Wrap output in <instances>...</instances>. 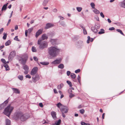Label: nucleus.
I'll list each match as a JSON object with an SVG mask.
<instances>
[{
	"label": "nucleus",
	"mask_w": 125,
	"mask_h": 125,
	"mask_svg": "<svg viewBox=\"0 0 125 125\" xmlns=\"http://www.w3.org/2000/svg\"><path fill=\"white\" fill-rule=\"evenodd\" d=\"M120 6L121 7L125 8V0L120 3Z\"/></svg>",
	"instance_id": "25"
},
{
	"label": "nucleus",
	"mask_w": 125,
	"mask_h": 125,
	"mask_svg": "<svg viewBox=\"0 0 125 125\" xmlns=\"http://www.w3.org/2000/svg\"><path fill=\"white\" fill-rule=\"evenodd\" d=\"M37 44L39 45V48L41 50H42L45 48H47L48 46V44L47 42L41 41V39L38 40Z\"/></svg>",
	"instance_id": "2"
},
{
	"label": "nucleus",
	"mask_w": 125,
	"mask_h": 125,
	"mask_svg": "<svg viewBox=\"0 0 125 125\" xmlns=\"http://www.w3.org/2000/svg\"><path fill=\"white\" fill-rule=\"evenodd\" d=\"M81 114H83L84 112V110L83 109H82L79 110Z\"/></svg>",
	"instance_id": "47"
},
{
	"label": "nucleus",
	"mask_w": 125,
	"mask_h": 125,
	"mask_svg": "<svg viewBox=\"0 0 125 125\" xmlns=\"http://www.w3.org/2000/svg\"><path fill=\"white\" fill-rule=\"evenodd\" d=\"M100 16L101 17H102L103 18H104V15L103 13L102 12H101L100 13Z\"/></svg>",
	"instance_id": "54"
},
{
	"label": "nucleus",
	"mask_w": 125,
	"mask_h": 125,
	"mask_svg": "<svg viewBox=\"0 0 125 125\" xmlns=\"http://www.w3.org/2000/svg\"><path fill=\"white\" fill-rule=\"evenodd\" d=\"M92 31L95 33H97L98 32V30L94 27H91Z\"/></svg>",
	"instance_id": "24"
},
{
	"label": "nucleus",
	"mask_w": 125,
	"mask_h": 125,
	"mask_svg": "<svg viewBox=\"0 0 125 125\" xmlns=\"http://www.w3.org/2000/svg\"><path fill=\"white\" fill-rule=\"evenodd\" d=\"M60 24L62 26H66V24L65 22L63 21H61L60 23Z\"/></svg>",
	"instance_id": "43"
},
{
	"label": "nucleus",
	"mask_w": 125,
	"mask_h": 125,
	"mask_svg": "<svg viewBox=\"0 0 125 125\" xmlns=\"http://www.w3.org/2000/svg\"><path fill=\"white\" fill-rule=\"evenodd\" d=\"M32 51L33 52H36V49L34 47H32Z\"/></svg>",
	"instance_id": "44"
},
{
	"label": "nucleus",
	"mask_w": 125,
	"mask_h": 125,
	"mask_svg": "<svg viewBox=\"0 0 125 125\" xmlns=\"http://www.w3.org/2000/svg\"><path fill=\"white\" fill-rule=\"evenodd\" d=\"M8 3H7L6 4H4L3 6L2 9L1 11H3V10H5L7 9V6Z\"/></svg>",
	"instance_id": "23"
},
{
	"label": "nucleus",
	"mask_w": 125,
	"mask_h": 125,
	"mask_svg": "<svg viewBox=\"0 0 125 125\" xmlns=\"http://www.w3.org/2000/svg\"><path fill=\"white\" fill-rule=\"evenodd\" d=\"M39 105L40 106L42 107H43V105L42 103H40L39 104Z\"/></svg>",
	"instance_id": "61"
},
{
	"label": "nucleus",
	"mask_w": 125,
	"mask_h": 125,
	"mask_svg": "<svg viewBox=\"0 0 125 125\" xmlns=\"http://www.w3.org/2000/svg\"><path fill=\"white\" fill-rule=\"evenodd\" d=\"M101 31H100L98 32V33L99 34H101L104 33V31L103 29H101Z\"/></svg>",
	"instance_id": "39"
},
{
	"label": "nucleus",
	"mask_w": 125,
	"mask_h": 125,
	"mask_svg": "<svg viewBox=\"0 0 125 125\" xmlns=\"http://www.w3.org/2000/svg\"><path fill=\"white\" fill-rule=\"evenodd\" d=\"M62 59L60 58L59 59H57L52 62V64L55 65L58 64L61 62Z\"/></svg>",
	"instance_id": "14"
},
{
	"label": "nucleus",
	"mask_w": 125,
	"mask_h": 125,
	"mask_svg": "<svg viewBox=\"0 0 125 125\" xmlns=\"http://www.w3.org/2000/svg\"><path fill=\"white\" fill-rule=\"evenodd\" d=\"M66 82L70 87H72V83L70 81H67Z\"/></svg>",
	"instance_id": "40"
},
{
	"label": "nucleus",
	"mask_w": 125,
	"mask_h": 125,
	"mask_svg": "<svg viewBox=\"0 0 125 125\" xmlns=\"http://www.w3.org/2000/svg\"><path fill=\"white\" fill-rule=\"evenodd\" d=\"M49 0H44L43 2L42 5L43 6H45L47 4Z\"/></svg>",
	"instance_id": "22"
},
{
	"label": "nucleus",
	"mask_w": 125,
	"mask_h": 125,
	"mask_svg": "<svg viewBox=\"0 0 125 125\" xmlns=\"http://www.w3.org/2000/svg\"><path fill=\"white\" fill-rule=\"evenodd\" d=\"M53 91L54 93L55 94H57L58 93V92L57 91L56 89H53Z\"/></svg>",
	"instance_id": "60"
},
{
	"label": "nucleus",
	"mask_w": 125,
	"mask_h": 125,
	"mask_svg": "<svg viewBox=\"0 0 125 125\" xmlns=\"http://www.w3.org/2000/svg\"><path fill=\"white\" fill-rule=\"evenodd\" d=\"M116 31L120 33L122 35H124V34L122 32V31L120 30L119 29H117L116 30Z\"/></svg>",
	"instance_id": "38"
},
{
	"label": "nucleus",
	"mask_w": 125,
	"mask_h": 125,
	"mask_svg": "<svg viewBox=\"0 0 125 125\" xmlns=\"http://www.w3.org/2000/svg\"><path fill=\"white\" fill-rule=\"evenodd\" d=\"M1 61L4 63V64L6 63V62L5 61V60L4 59H1Z\"/></svg>",
	"instance_id": "48"
},
{
	"label": "nucleus",
	"mask_w": 125,
	"mask_h": 125,
	"mask_svg": "<svg viewBox=\"0 0 125 125\" xmlns=\"http://www.w3.org/2000/svg\"><path fill=\"white\" fill-rule=\"evenodd\" d=\"M71 77L73 79L75 78L76 77V75L75 74L73 73H71Z\"/></svg>",
	"instance_id": "34"
},
{
	"label": "nucleus",
	"mask_w": 125,
	"mask_h": 125,
	"mask_svg": "<svg viewBox=\"0 0 125 125\" xmlns=\"http://www.w3.org/2000/svg\"><path fill=\"white\" fill-rule=\"evenodd\" d=\"M18 78L21 80H22L23 79V76L22 75H19L18 76Z\"/></svg>",
	"instance_id": "37"
},
{
	"label": "nucleus",
	"mask_w": 125,
	"mask_h": 125,
	"mask_svg": "<svg viewBox=\"0 0 125 125\" xmlns=\"http://www.w3.org/2000/svg\"><path fill=\"white\" fill-rule=\"evenodd\" d=\"M72 91L71 89H69L68 90V92L69 93H70V92H72Z\"/></svg>",
	"instance_id": "64"
},
{
	"label": "nucleus",
	"mask_w": 125,
	"mask_h": 125,
	"mask_svg": "<svg viewBox=\"0 0 125 125\" xmlns=\"http://www.w3.org/2000/svg\"><path fill=\"white\" fill-rule=\"evenodd\" d=\"M4 67H5L6 70V71L9 70L10 69L9 67V66L6 63L4 64Z\"/></svg>",
	"instance_id": "28"
},
{
	"label": "nucleus",
	"mask_w": 125,
	"mask_h": 125,
	"mask_svg": "<svg viewBox=\"0 0 125 125\" xmlns=\"http://www.w3.org/2000/svg\"><path fill=\"white\" fill-rule=\"evenodd\" d=\"M40 63L43 65H47L49 64V63L47 62H40Z\"/></svg>",
	"instance_id": "32"
},
{
	"label": "nucleus",
	"mask_w": 125,
	"mask_h": 125,
	"mask_svg": "<svg viewBox=\"0 0 125 125\" xmlns=\"http://www.w3.org/2000/svg\"><path fill=\"white\" fill-rule=\"evenodd\" d=\"M8 98L7 100L5 101L2 104L0 105V110L4 109L5 107L9 102Z\"/></svg>",
	"instance_id": "7"
},
{
	"label": "nucleus",
	"mask_w": 125,
	"mask_h": 125,
	"mask_svg": "<svg viewBox=\"0 0 125 125\" xmlns=\"http://www.w3.org/2000/svg\"><path fill=\"white\" fill-rule=\"evenodd\" d=\"M80 72V70L79 69L75 70V72L76 73Z\"/></svg>",
	"instance_id": "52"
},
{
	"label": "nucleus",
	"mask_w": 125,
	"mask_h": 125,
	"mask_svg": "<svg viewBox=\"0 0 125 125\" xmlns=\"http://www.w3.org/2000/svg\"><path fill=\"white\" fill-rule=\"evenodd\" d=\"M54 26V24L51 23H47L46 24V26L45 27V29H48L51 28Z\"/></svg>",
	"instance_id": "17"
},
{
	"label": "nucleus",
	"mask_w": 125,
	"mask_h": 125,
	"mask_svg": "<svg viewBox=\"0 0 125 125\" xmlns=\"http://www.w3.org/2000/svg\"><path fill=\"white\" fill-rule=\"evenodd\" d=\"M33 59L35 61H37L38 60V59L36 57L34 56L33 57Z\"/></svg>",
	"instance_id": "59"
},
{
	"label": "nucleus",
	"mask_w": 125,
	"mask_h": 125,
	"mask_svg": "<svg viewBox=\"0 0 125 125\" xmlns=\"http://www.w3.org/2000/svg\"><path fill=\"white\" fill-rule=\"evenodd\" d=\"M33 27H32L31 28H30L28 29V32L30 33L33 30Z\"/></svg>",
	"instance_id": "41"
},
{
	"label": "nucleus",
	"mask_w": 125,
	"mask_h": 125,
	"mask_svg": "<svg viewBox=\"0 0 125 125\" xmlns=\"http://www.w3.org/2000/svg\"><path fill=\"white\" fill-rule=\"evenodd\" d=\"M27 33H28L27 30H25V36L26 37H27L28 36Z\"/></svg>",
	"instance_id": "57"
},
{
	"label": "nucleus",
	"mask_w": 125,
	"mask_h": 125,
	"mask_svg": "<svg viewBox=\"0 0 125 125\" xmlns=\"http://www.w3.org/2000/svg\"><path fill=\"white\" fill-rule=\"evenodd\" d=\"M62 113V116L63 117H65L66 116L64 114V113Z\"/></svg>",
	"instance_id": "63"
},
{
	"label": "nucleus",
	"mask_w": 125,
	"mask_h": 125,
	"mask_svg": "<svg viewBox=\"0 0 125 125\" xmlns=\"http://www.w3.org/2000/svg\"><path fill=\"white\" fill-rule=\"evenodd\" d=\"M51 115L52 116L54 120L56 119L57 117L56 116V113L54 111H52L51 112Z\"/></svg>",
	"instance_id": "18"
},
{
	"label": "nucleus",
	"mask_w": 125,
	"mask_h": 125,
	"mask_svg": "<svg viewBox=\"0 0 125 125\" xmlns=\"http://www.w3.org/2000/svg\"><path fill=\"white\" fill-rule=\"evenodd\" d=\"M48 38V36L47 35L45 34H43L41 38H40L38 40L41 39V41H43L45 40H46Z\"/></svg>",
	"instance_id": "15"
},
{
	"label": "nucleus",
	"mask_w": 125,
	"mask_h": 125,
	"mask_svg": "<svg viewBox=\"0 0 125 125\" xmlns=\"http://www.w3.org/2000/svg\"><path fill=\"white\" fill-rule=\"evenodd\" d=\"M88 40L87 41V42L88 43H89L90 42V41L91 42H92L93 41V39L92 38L91 39L90 36H88L87 37Z\"/></svg>",
	"instance_id": "21"
},
{
	"label": "nucleus",
	"mask_w": 125,
	"mask_h": 125,
	"mask_svg": "<svg viewBox=\"0 0 125 125\" xmlns=\"http://www.w3.org/2000/svg\"><path fill=\"white\" fill-rule=\"evenodd\" d=\"M29 117L28 115L27 114H23L20 117V119L21 121H24L28 119Z\"/></svg>",
	"instance_id": "5"
},
{
	"label": "nucleus",
	"mask_w": 125,
	"mask_h": 125,
	"mask_svg": "<svg viewBox=\"0 0 125 125\" xmlns=\"http://www.w3.org/2000/svg\"><path fill=\"white\" fill-rule=\"evenodd\" d=\"M68 107L66 106H62L61 108L60 109V110L62 113H66L68 112Z\"/></svg>",
	"instance_id": "6"
},
{
	"label": "nucleus",
	"mask_w": 125,
	"mask_h": 125,
	"mask_svg": "<svg viewBox=\"0 0 125 125\" xmlns=\"http://www.w3.org/2000/svg\"><path fill=\"white\" fill-rule=\"evenodd\" d=\"M14 108L13 107L11 106L10 105H9L5 110L4 112V114L9 117L11 113L12 112Z\"/></svg>",
	"instance_id": "4"
},
{
	"label": "nucleus",
	"mask_w": 125,
	"mask_h": 125,
	"mask_svg": "<svg viewBox=\"0 0 125 125\" xmlns=\"http://www.w3.org/2000/svg\"><path fill=\"white\" fill-rule=\"evenodd\" d=\"M40 78L39 75L36 74L35 76H33L32 77V80L34 83H35Z\"/></svg>",
	"instance_id": "10"
},
{
	"label": "nucleus",
	"mask_w": 125,
	"mask_h": 125,
	"mask_svg": "<svg viewBox=\"0 0 125 125\" xmlns=\"http://www.w3.org/2000/svg\"><path fill=\"white\" fill-rule=\"evenodd\" d=\"M74 95L72 94L71 93H70L69 95V97L71 98L73 97H74Z\"/></svg>",
	"instance_id": "46"
},
{
	"label": "nucleus",
	"mask_w": 125,
	"mask_h": 125,
	"mask_svg": "<svg viewBox=\"0 0 125 125\" xmlns=\"http://www.w3.org/2000/svg\"><path fill=\"white\" fill-rule=\"evenodd\" d=\"M53 11L54 12H56L57 11V10L56 8H54L53 10Z\"/></svg>",
	"instance_id": "58"
},
{
	"label": "nucleus",
	"mask_w": 125,
	"mask_h": 125,
	"mask_svg": "<svg viewBox=\"0 0 125 125\" xmlns=\"http://www.w3.org/2000/svg\"><path fill=\"white\" fill-rule=\"evenodd\" d=\"M14 40H16L17 41H19V40L18 38V36H16L15 37V38H14Z\"/></svg>",
	"instance_id": "53"
},
{
	"label": "nucleus",
	"mask_w": 125,
	"mask_h": 125,
	"mask_svg": "<svg viewBox=\"0 0 125 125\" xmlns=\"http://www.w3.org/2000/svg\"><path fill=\"white\" fill-rule=\"evenodd\" d=\"M28 58V56L26 54L22 55L19 59V62L21 64L24 65L26 63L27 60Z\"/></svg>",
	"instance_id": "3"
},
{
	"label": "nucleus",
	"mask_w": 125,
	"mask_h": 125,
	"mask_svg": "<svg viewBox=\"0 0 125 125\" xmlns=\"http://www.w3.org/2000/svg\"><path fill=\"white\" fill-rule=\"evenodd\" d=\"M56 105L59 108H60L61 107H62V106H62V104L60 102L56 104Z\"/></svg>",
	"instance_id": "33"
},
{
	"label": "nucleus",
	"mask_w": 125,
	"mask_h": 125,
	"mask_svg": "<svg viewBox=\"0 0 125 125\" xmlns=\"http://www.w3.org/2000/svg\"><path fill=\"white\" fill-rule=\"evenodd\" d=\"M16 53L15 51H12L10 52L9 56V59L10 60H12L15 56Z\"/></svg>",
	"instance_id": "12"
},
{
	"label": "nucleus",
	"mask_w": 125,
	"mask_h": 125,
	"mask_svg": "<svg viewBox=\"0 0 125 125\" xmlns=\"http://www.w3.org/2000/svg\"><path fill=\"white\" fill-rule=\"evenodd\" d=\"M7 37V35L5 34V33H4V36L3 37V38L4 40H5Z\"/></svg>",
	"instance_id": "49"
},
{
	"label": "nucleus",
	"mask_w": 125,
	"mask_h": 125,
	"mask_svg": "<svg viewBox=\"0 0 125 125\" xmlns=\"http://www.w3.org/2000/svg\"><path fill=\"white\" fill-rule=\"evenodd\" d=\"M6 125H10V121L9 119H6Z\"/></svg>",
	"instance_id": "29"
},
{
	"label": "nucleus",
	"mask_w": 125,
	"mask_h": 125,
	"mask_svg": "<svg viewBox=\"0 0 125 125\" xmlns=\"http://www.w3.org/2000/svg\"><path fill=\"white\" fill-rule=\"evenodd\" d=\"M42 31L43 29H41L38 30L36 33V38H37L42 33Z\"/></svg>",
	"instance_id": "16"
},
{
	"label": "nucleus",
	"mask_w": 125,
	"mask_h": 125,
	"mask_svg": "<svg viewBox=\"0 0 125 125\" xmlns=\"http://www.w3.org/2000/svg\"><path fill=\"white\" fill-rule=\"evenodd\" d=\"M11 43V42L10 40H8L5 43V45L6 46L10 45Z\"/></svg>",
	"instance_id": "36"
},
{
	"label": "nucleus",
	"mask_w": 125,
	"mask_h": 125,
	"mask_svg": "<svg viewBox=\"0 0 125 125\" xmlns=\"http://www.w3.org/2000/svg\"><path fill=\"white\" fill-rule=\"evenodd\" d=\"M12 89L15 93L19 94L20 93L19 90L18 89L15 88H12Z\"/></svg>",
	"instance_id": "19"
},
{
	"label": "nucleus",
	"mask_w": 125,
	"mask_h": 125,
	"mask_svg": "<svg viewBox=\"0 0 125 125\" xmlns=\"http://www.w3.org/2000/svg\"><path fill=\"white\" fill-rule=\"evenodd\" d=\"M83 32L84 34L86 35L87 34V32L85 29V28L83 29Z\"/></svg>",
	"instance_id": "45"
},
{
	"label": "nucleus",
	"mask_w": 125,
	"mask_h": 125,
	"mask_svg": "<svg viewBox=\"0 0 125 125\" xmlns=\"http://www.w3.org/2000/svg\"><path fill=\"white\" fill-rule=\"evenodd\" d=\"M71 73V72L69 71H67V76H69Z\"/></svg>",
	"instance_id": "56"
},
{
	"label": "nucleus",
	"mask_w": 125,
	"mask_h": 125,
	"mask_svg": "<svg viewBox=\"0 0 125 125\" xmlns=\"http://www.w3.org/2000/svg\"><path fill=\"white\" fill-rule=\"evenodd\" d=\"M23 68L25 70V71L24 73L25 74H27L29 72V68L26 65H25L23 66Z\"/></svg>",
	"instance_id": "13"
},
{
	"label": "nucleus",
	"mask_w": 125,
	"mask_h": 125,
	"mask_svg": "<svg viewBox=\"0 0 125 125\" xmlns=\"http://www.w3.org/2000/svg\"><path fill=\"white\" fill-rule=\"evenodd\" d=\"M78 45L77 46V48L79 49H81L83 48L84 45V44L83 41H78Z\"/></svg>",
	"instance_id": "11"
},
{
	"label": "nucleus",
	"mask_w": 125,
	"mask_h": 125,
	"mask_svg": "<svg viewBox=\"0 0 125 125\" xmlns=\"http://www.w3.org/2000/svg\"><path fill=\"white\" fill-rule=\"evenodd\" d=\"M61 49L57 46H51L47 49L48 55L53 57H56L60 52Z\"/></svg>",
	"instance_id": "1"
},
{
	"label": "nucleus",
	"mask_w": 125,
	"mask_h": 125,
	"mask_svg": "<svg viewBox=\"0 0 125 125\" xmlns=\"http://www.w3.org/2000/svg\"><path fill=\"white\" fill-rule=\"evenodd\" d=\"M4 29L2 28H1L0 30V34H1V32H2L3 31Z\"/></svg>",
	"instance_id": "62"
},
{
	"label": "nucleus",
	"mask_w": 125,
	"mask_h": 125,
	"mask_svg": "<svg viewBox=\"0 0 125 125\" xmlns=\"http://www.w3.org/2000/svg\"><path fill=\"white\" fill-rule=\"evenodd\" d=\"M77 79L78 80V82L80 83V77L79 75H78V76Z\"/></svg>",
	"instance_id": "50"
},
{
	"label": "nucleus",
	"mask_w": 125,
	"mask_h": 125,
	"mask_svg": "<svg viewBox=\"0 0 125 125\" xmlns=\"http://www.w3.org/2000/svg\"><path fill=\"white\" fill-rule=\"evenodd\" d=\"M76 8L77 10L79 12H81L82 10V8L81 7H77Z\"/></svg>",
	"instance_id": "35"
},
{
	"label": "nucleus",
	"mask_w": 125,
	"mask_h": 125,
	"mask_svg": "<svg viewBox=\"0 0 125 125\" xmlns=\"http://www.w3.org/2000/svg\"><path fill=\"white\" fill-rule=\"evenodd\" d=\"M58 67L60 69H62L64 67V65L62 63L58 65Z\"/></svg>",
	"instance_id": "30"
},
{
	"label": "nucleus",
	"mask_w": 125,
	"mask_h": 125,
	"mask_svg": "<svg viewBox=\"0 0 125 125\" xmlns=\"http://www.w3.org/2000/svg\"><path fill=\"white\" fill-rule=\"evenodd\" d=\"M38 70V68L37 67H34L31 72V75H34L35 74L37 73Z\"/></svg>",
	"instance_id": "8"
},
{
	"label": "nucleus",
	"mask_w": 125,
	"mask_h": 125,
	"mask_svg": "<svg viewBox=\"0 0 125 125\" xmlns=\"http://www.w3.org/2000/svg\"><path fill=\"white\" fill-rule=\"evenodd\" d=\"M25 77L26 78H31V76L29 74H28L26 75L25 76Z\"/></svg>",
	"instance_id": "51"
},
{
	"label": "nucleus",
	"mask_w": 125,
	"mask_h": 125,
	"mask_svg": "<svg viewBox=\"0 0 125 125\" xmlns=\"http://www.w3.org/2000/svg\"><path fill=\"white\" fill-rule=\"evenodd\" d=\"M90 5L92 8L93 9L95 8V5L94 3L91 2L90 4Z\"/></svg>",
	"instance_id": "42"
},
{
	"label": "nucleus",
	"mask_w": 125,
	"mask_h": 125,
	"mask_svg": "<svg viewBox=\"0 0 125 125\" xmlns=\"http://www.w3.org/2000/svg\"><path fill=\"white\" fill-rule=\"evenodd\" d=\"M93 11L95 13L97 14H98L100 13L99 11L95 9H94Z\"/></svg>",
	"instance_id": "31"
},
{
	"label": "nucleus",
	"mask_w": 125,
	"mask_h": 125,
	"mask_svg": "<svg viewBox=\"0 0 125 125\" xmlns=\"http://www.w3.org/2000/svg\"><path fill=\"white\" fill-rule=\"evenodd\" d=\"M22 113L19 112H16L14 115L15 118L16 120L18 119L19 118H20V117L22 115Z\"/></svg>",
	"instance_id": "9"
},
{
	"label": "nucleus",
	"mask_w": 125,
	"mask_h": 125,
	"mask_svg": "<svg viewBox=\"0 0 125 125\" xmlns=\"http://www.w3.org/2000/svg\"><path fill=\"white\" fill-rule=\"evenodd\" d=\"M64 85L62 83H61L60 84L58 85L57 87V89L59 90H60L62 88L63 86Z\"/></svg>",
	"instance_id": "26"
},
{
	"label": "nucleus",
	"mask_w": 125,
	"mask_h": 125,
	"mask_svg": "<svg viewBox=\"0 0 125 125\" xmlns=\"http://www.w3.org/2000/svg\"><path fill=\"white\" fill-rule=\"evenodd\" d=\"M115 29V28L114 27H112L110 28H109V30L110 31H112L114 30Z\"/></svg>",
	"instance_id": "55"
},
{
	"label": "nucleus",
	"mask_w": 125,
	"mask_h": 125,
	"mask_svg": "<svg viewBox=\"0 0 125 125\" xmlns=\"http://www.w3.org/2000/svg\"><path fill=\"white\" fill-rule=\"evenodd\" d=\"M57 40L55 39H51L50 42L51 43L52 45H54L56 43Z\"/></svg>",
	"instance_id": "20"
},
{
	"label": "nucleus",
	"mask_w": 125,
	"mask_h": 125,
	"mask_svg": "<svg viewBox=\"0 0 125 125\" xmlns=\"http://www.w3.org/2000/svg\"><path fill=\"white\" fill-rule=\"evenodd\" d=\"M61 122V120L60 119H59L54 124L52 125H60Z\"/></svg>",
	"instance_id": "27"
}]
</instances>
